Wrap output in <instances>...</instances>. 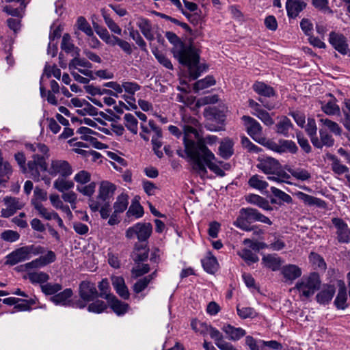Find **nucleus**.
<instances>
[{
  "instance_id": "f257e3e1",
  "label": "nucleus",
  "mask_w": 350,
  "mask_h": 350,
  "mask_svg": "<svg viewBox=\"0 0 350 350\" xmlns=\"http://www.w3.org/2000/svg\"><path fill=\"white\" fill-rule=\"evenodd\" d=\"M167 39L174 44L172 52L178 62L187 66L190 77L196 79L204 70L205 66L200 64V51L192 44L183 42L176 33L167 31Z\"/></svg>"
},
{
  "instance_id": "f03ea898",
  "label": "nucleus",
  "mask_w": 350,
  "mask_h": 350,
  "mask_svg": "<svg viewBox=\"0 0 350 350\" xmlns=\"http://www.w3.org/2000/svg\"><path fill=\"white\" fill-rule=\"evenodd\" d=\"M198 150L201 154L200 157H198L196 152L194 153L193 151H189L192 154L193 159H189V161L193 171L199 174L200 177L204 178L207 174V167L217 176L221 177L225 176V172L217 164L213 163V161L215 159V154L208 147L202 145L201 148L198 147Z\"/></svg>"
},
{
  "instance_id": "7ed1b4c3",
  "label": "nucleus",
  "mask_w": 350,
  "mask_h": 350,
  "mask_svg": "<svg viewBox=\"0 0 350 350\" xmlns=\"http://www.w3.org/2000/svg\"><path fill=\"white\" fill-rule=\"evenodd\" d=\"M255 221H260L269 225L272 224L271 221L267 217L261 214L258 210L248 207L242 208L239 211V216L234 221V225L243 230H254V234H262L261 230H256L254 226H250V224Z\"/></svg>"
},
{
  "instance_id": "20e7f679",
  "label": "nucleus",
  "mask_w": 350,
  "mask_h": 350,
  "mask_svg": "<svg viewBox=\"0 0 350 350\" xmlns=\"http://www.w3.org/2000/svg\"><path fill=\"white\" fill-rule=\"evenodd\" d=\"M256 167L267 175L268 179L277 183H287L290 175L282 170V165L280 162L271 157H259L257 159Z\"/></svg>"
},
{
  "instance_id": "39448f33",
  "label": "nucleus",
  "mask_w": 350,
  "mask_h": 350,
  "mask_svg": "<svg viewBox=\"0 0 350 350\" xmlns=\"http://www.w3.org/2000/svg\"><path fill=\"white\" fill-rule=\"evenodd\" d=\"M45 249L41 246L33 245L23 246L15 250L6 256V265H14L18 262L27 260L31 257V255L43 254Z\"/></svg>"
},
{
  "instance_id": "423d86ee",
  "label": "nucleus",
  "mask_w": 350,
  "mask_h": 350,
  "mask_svg": "<svg viewBox=\"0 0 350 350\" xmlns=\"http://www.w3.org/2000/svg\"><path fill=\"white\" fill-rule=\"evenodd\" d=\"M217 137L215 135H208L205 137H200L198 138V140H187L185 139V150H183L181 149L177 150L176 152L178 156L185 158L187 157L189 159H192L193 156L192 154L190 153L189 151L193 152L194 153L198 154V157H201L200 152L198 150V147L202 146L203 145L205 147H207L206 144L209 145H213L216 143L217 140Z\"/></svg>"
},
{
  "instance_id": "0eeeda50",
  "label": "nucleus",
  "mask_w": 350,
  "mask_h": 350,
  "mask_svg": "<svg viewBox=\"0 0 350 350\" xmlns=\"http://www.w3.org/2000/svg\"><path fill=\"white\" fill-rule=\"evenodd\" d=\"M319 275L315 272L311 273L308 276L303 277L295 285L300 296L308 298L313 295L321 286Z\"/></svg>"
},
{
  "instance_id": "6e6552de",
  "label": "nucleus",
  "mask_w": 350,
  "mask_h": 350,
  "mask_svg": "<svg viewBox=\"0 0 350 350\" xmlns=\"http://www.w3.org/2000/svg\"><path fill=\"white\" fill-rule=\"evenodd\" d=\"M27 169V172L30 174L31 178L35 181H39L40 172L47 170L46 158L44 156H40L38 154H34L32 156V160L28 161Z\"/></svg>"
},
{
  "instance_id": "1a4fd4ad",
  "label": "nucleus",
  "mask_w": 350,
  "mask_h": 350,
  "mask_svg": "<svg viewBox=\"0 0 350 350\" xmlns=\"http://www.w3.org/2000/svg\"><path fill=\"white\" fill-rule=\"evenodd\" d=\"M243 125L248 135L259 144H262L265 138L261 136L262 128L260 123L253 118L243 116L241 118Z\"/></svg>"
},
{
  "instance_id": "9d476101",
  "label": "nucleus",
  "mask_w": 350,
  "mask_h": 350,
  "mask_svg": "<svg viewBox=\"0 0 350 350\" xmlns=\"http://www.w3.org/2000/svg\"><path fill=\"white\" fill-rule=\"evenodd\" d=\"M152 232V225L150 223H137L126 231V237L132 239L137 237L139 241L147 240Z\"/></svg>"
},
{
  "instance_id": "9b49d317",
  "label": "nucleus",
  "mask_w": 350,
  "mask_h": 350,
  "mask_svg": "<svg viewBox=\"0 0 350 350\" xmlns=\"http://www.w3.org/2000/svg\"><path fill=\"white\" fill-rule=\"evenodd\" d=\"M332 222L335 226L336 231V239L340 243H350V228L343 219L338 217L332 219Z\"/></svg>"
},
{
  "instance_id": "f8f14e48",
  "label": "nucleus",
  "mask_w": 350,
  "mask_h": 350,
  "mask_svg": "<svg viewBox=\"0 0 350 350\" xmlns=\"http://www.w3.org/2000/svg\"><path fill=\"white\" fill-rule=\"evenodd\" d=\"M49 172L52 176L59 174L60 177H68L72 174V169L66 161L53 160Z\"/></svg>"
},
{
  "instance_id": "ddd939ff",
  "label": "nucleus",
  "mask_w": 350,
  "mask_h": 350,
  "mask_svg": "<svg viewBox=\"0 0 350 350\" xmlns=\"http://www.w3.org/2000/svg\"><path fill=\"white\" fill-rule=\"evenodd\" d=\"M5 208L1 211V216L5 218L13 215L18 210L24 206V203L14 197H5L3 199Z\"/></svg>"
},
{
  "instance_id": "4468645a",
  "label": "nucleus",
  "mask_w": 350,
  "mask_h": 350,
  "mask_svg": "<svg viewBox=\"0 0 350 350\" xmlns=\"http://www.w3.org/2000/svg\"><path fill=\"white\" fill-rule=\"evenodd\" d=\"M116 186L109 181L105 180L100 183L97 200L100 202H110L111 198H113Z\"/></svg>"
},
{
  "instance_id": "2eb2a0df",
  "label": "nucleus",
  "mask_w": 350,
  "mask_h": 350,
  "mask_svg": "<svg viewBox=\"0 0 350 350\" xmlns=\"http://www.w3.org/2000/svg\"><path fill=\"white\" fill-rule=\"evenodd\" d=\"M79 296L85 301H93L98 297V291L95 284L83 281L79 284Z\"/></svg>"
},
{
  "instance_id": "dca6fc26",
  "label": "nucleus",
  "mask_w": 350,
  "mask_h": 350,
  "mask_svg": "<svg viewBox=\"0 0 350 350\" xmlns=\"http://www.w3.org/2000/svg\"><path fill=\"white\" fill-rule=\"evenodd\" d=\"M329 42L342 55L347 53V40L342 34L332 31L329 33Z\"/></svg>"
},
{
  "instance_id": "f3484780",
  "label": "nucleus",
  "mask_w": 350,
  "mask_h": 350,
  "mask_svg": "<svg viewBox=\"0 0 350 350\" xmlns=\"http://www.w3.org/2000/svg\"><path fill=\"white\" fill-rule=\"evenodd\" d=\"M183 120L185 124L183 125V131H184V137H183V143L184 147L185 148V139L187 140H193L189 138V135L191 134H193L195 135V138L198 140L199 138V134L196 129V127L198 125V121L191 117H184Z\"/></svg>"
},
{
  "instance_id": "a211bd4d",
  "label": "nucleus",
  "mask_w": 350,
  "mask_h": 350,
  "mask_svg": "<svg viewBox=\"0 0 350 350\" xmlns=\"http://www.w3.org/2000/svg\"><path fill=\"white\" fill-rule=\"evenodd\" d=\"M111 282L113 288L120 297L126 300L129 299L130 293L122 277L113 276Z\"/></svg>"
},
{
  "instance_id": "6ab92c4d",
  "label": "nucleus",
  "mask_w": 350,
  "mask_h": 350,
  "mask_svg": "<svg viewBox=\"0 0 350 350\" xmlns=\"http://www.w3.org/2000/svg\"><path fill=\"white\" fill-rule=\"evenodd\" d=\"M320 139L317 138L312 139V145L317 148L321 149L323 146L332 147L334 144V139L331 135L324 129L319 130Z\"/></svg>"
},
{
  "instance_id": "aec40b11",
  "label": "nucleus",
  "mask_w": 350,
  "mask_h": 350,
  "mask_svg": "<svg viewBox=\"0 0 350 350\" xmlns=\"http://www.w3.org/2000/svg\"><path fill=\"white\" fill-rule=\"evenodd\" d=\"M306 6L302 0H287L286 3L288 17L295 18Z\"/></svg>"
},
{
  "instance_id": "412c9836",
  "label": "nucleus",
  "mask_w": 350,
  "mask_h": 350,
  "mask_svg": "<svg viewBox=\"0 0 350 350\" xmlns=\"http://www.w3.org/2000/svg\"><path fill=\"white\" fill-rule=\"evenodd\" d=\"M221 330L226 334V337L230 340H238L246 334L245 331L241 327H235L230 324L224 325Z\"/></svg>"
},
{
  "instance_id": "4be33fe9",
  "label": "nucleus",
  "mask_w": 350,
  "mask_h": 350,
  "mask_svg": "<svg viewBox=\"0 0 350 350\" xmlns=\"http://www.w3.org/2000/svg\"><path fill=\"white\" fill-rule=\"evenodd\" d=\"M89 206L94 212L99 211L103 219H107L110 215L109 202H100L91 199L90 200Z\"/></svg>"
},
{
  "instance_id": "5701e85b",
  "label": "nucleus",
  "mask_w": 350,
  "mask_h": 350,
  "mask_svg": "<svg viewBox=\"0 0 350 350\" xmlns=\"http://www.w3.org/2000/svg\"><path fill=\"white\" fill-rule=\"evenodd\" d=\"M336 288L332 285H328L317 293L316 299L320 304H327L333 298Z\"/></svg>"
},
{
  "instance_id": "b1692460",
  "label": "nucleus",
  "mask_w": 350,
  "mask_h": 350,
  "mask_svg": "<svg viewBox=\"0 0 350 350\" xmlns=\"http://www.w3.org/2000/svg\"><path fill=\"white\" fill-rule=\"evenodd\" d=\"M340 286L334 300V305L338 309L345 310L348 306V304H347V291L344 282L340 281Z\"/></svg>"
},
{
  "instance_id": "393cba45",
  "label": "nucleus",
  "mask_w": 350,
  "mask_h": 350,
  "mask_svg": "<svg viewBox=\"0 0 350 350\" xmlns=\"http://www.w3.org/2000/svg\"><path fill=\"white\" fill-rule=\"evenodd\" d=\"M282 273L286 280L293 281L301 275V270L295 265H288L282 268Z\"/></svg>"
},
{
  "instance_id": "a878e982",
  "label": "nucleus",
  "mask_w": 350,
  "mask_h": 350,
  "mask_svg": "<svg viewBox=\"0 0 350 350\" xmlns=\"http://www.w3.org/2000/svg\"><path fill=\"white\" fill-rule=\"evenodd\" d=\"M137 25L148 40H154V36L152 33V25L148 19L144 18H139Z\"/></svg>"
},
{
  "instance_id": "bb28decb",
  "label": "nucleus",
  "mask_w": 350,
  "mask_h": 350,
  "mask_svg": "<svg viewBox=\"0 0 350 350\" xmlns=\"http://www.w3.org/2000/svg\"><path fill=\"white\" fill-rule=\"evenodd\" d=\"M264 265L273 271L280 269L282 261L281 258L275 254H268L262 258Z\"/></svg>"
},
{
  "instance_id": "cd10ccee",
  "label": "nucleus",
  "mask_w": 350,
  "mask_h": 350,
  "mask_svg": "<svg viewBox=\"0 0 350 350\" xmlns=\"http://www.w3.org/2000/svg\"><path fill=\"white\" fill-rule=\"evenodd\" d=\"M247 202L257 205L264 210L271 211L273 208L265 198L256 194H250L245 197Z\"/></svg>"
},
{
  "instance_id": "c85d7f7f",
  "label": "nucleus",
  "mask_w": 350,
  "mask_h": 350,
  "mask_svg": "<svg viewBox=\"0 0 350 350\" xmlns=\"http://www.w3.org/2000/svg\"><path fill=\"white\" fill-rule=\"evenodd\" d=\"M77 133L82 135L81 139L87 142H90L96 148H101L103 144L98 142L96 138L92 136V134L95 133L92 129L88 127L81 126L78 129Z\"/></svg>"
},
{
  "instance_id": "c756f323",
  "label": "nucleus",
  "mask_w": 350,
  "mask_h": 350,
  "mask_svg": "<svg viewBox=\"0 0 350 350\" xmlns=\"http://www.w3.org/2000/svg\"><path fill=\"white\" fill-rule=\"evenodd\" d=\"M107 301L111 309L118 315L124 314L129 309V305L118 299L115 295L111 297Z\"/></svg>"
},
{
  "instance_id": "7c9ffc66",
  "label": "nucleus",
  "mask_w": 350,
  "mask_h": 350,
  "mask_svg": "<svg viewBox=\"0 0 350 350\" xmlns=\"http://www.w3.org/2000/svg\"><path fill=\"white\" fill-rule=\"evenodd\" d=\"M93 27L96 33L106 44L110 46L111 44H113V41L114 40L116 36L110 35L105 27L100 26L96 23H93Z\"/></svg>"
},
{
  "instance_id": "2f4dec72",
  "label": "nucleus",
  "mask_w": 350,
  "mask_h": 350,
  "mask_svg": "<svg viewBox=\"0 0 350 350\" xmlns=\"http://www.w3.org/2000/svg\"><path fill=\"white\" fill-rule=\"evenodd\" d=\"M61 48L66 53L73 52L72 55L79 56L80 49L78 47L75 46V45L71 42V38L69 34L65 33L63 36Z\"/></svg>"
},
{
  "instance_id": "473e14b6",
  "label": "nucleus",
  "mask_w": 350,
  "mask_h": 350,
  "mask_svg": "<svg viewBox=\"0 0 350 350\" xmlns=\"http://www.w3.org/2000/svg\"><path fill=\"white\" fill-rule=\"evenodd\" d=\"M129 205V196L124 193H122L116 198V200L113 204V209L116 213H123Z\"/></svg>"
},
{
  "instance_id": "72a5a7b5",
  "label": "nucleus",
  "mask_w": 350,
  "mask_h": 350,
  "mask_svg": "<svg viewBox=\"0 0 350 350\" xmlns=\"http://www.w3.org/2000/svg\"><path fill=\"white\" fill-rule=\"evenodd\" d=\"M291 128H293V124L291 120L287 117L283 116L276 124V132L288 137V131Z\"/></svg>"
},
{
  "instance_id": "f704fd0d",
  "label": "nucleus",
  "mask_w": 350,
  "mask_h": 350,
  "mask_svg": "<svg viewBox=\"0 0 350 350\" xmlns=\"http://www.w3.org/2000/svg\"><path fill=\"white\" fill-rule=\"evenodd\" d=\"M233 142L230 139H225L221 142L219 148V154L224 159L230 158L233 154Z\"/></svg>"
},
{
  "instance_id": "c9c22d12",
  "label": "nucleus",
  "mask_w": 350,
  "mask_h": 350,
  "mask_svg": "<svg viewBox=\"0 0 350 350\" xmlns=\"http://www.w3.org/2000/svg\"><path fill=\"white\" fill-rule=\"evenodd\" d=\"M253 89L257 94L263 96L271 97L275 94L273 88L262 82H256L253 85Z\"/></svg>"
},
{
  "instance_id": "e433bc0d",
  "label": "nucleus",
  "mask_w": 350,
  "mask_h": 350,
  "mask_svg": "<svg viewBox=\"0 0 350 350\" xmlns=\"http://www.w3.org/2000/svg\"><path fill=\"white\" fill-rule=\"evenodd\" d=\"M72 291L70 288H66L64 291L55 295L51 297V300L55 304H62L66 306L68 299L72 297Z\"/></svg>"
},
{
  "instance_id": "4c0bfd02",
  "label": "nucleus",
  "mask_w": 350,
  "mask_h": 350,
  "mask_svg": "<svg viewBox=\"0 0 350 350\" xmlns=\"http://www.w3.org/2000/svg\"><path fill=\"white\" fill-rule=\"evenodd\" d=\"M298 148L294 142L286 139L279 140L278 153L291 152L295 154Z\"/></svg>"
},
{
  "instance_id": "58836bf2",
  "label": "nucleus",
  "mask_w": 350,
  "mask_h": 350,
  "mask_svg": "<svg viewBox=\"0 0 350 350\" xmlns=\"http://www.w3.org/2000/svg\"><path fill=\"white\" fill-rule=\"evenodd\" d=\"M31 204L42 217L46 220L53 219V214H55L56 212L53 211H49L48 208H45L41 202H38L37 200H32Z\"/></svg>"
},
{
  "instance_id": "ea45409f",
  "label": "nucleus",
  "mask_w": 350,
  "mask_h": 350,
  "mask_svg": "<svg viewBox=\"0 0 350 350\" xmlns=\"http://www.w3.org/2000/svg\"><path fill=\"white\" fill-rule=\"evenodd\" d=\"M73 187L74 183L72 180H66V177H59L53 183V187L62 193Z\"/></svg>"
},
{
  "instance_id": "a19ab883",
  "label": "nucleus",
  "mask_w": 350,
  "mask_h": 350,
  "mask_svg": "<svg viewBox=\"0 0 350 350\" xmlns=\"http://www.w3.org/2000/svg\"><path fill=\"white\" fill-rule=\"evenodd\" d=\"M329 159L332 161L331 167L332 171L335 174L341 175L344 173L347 174L349 172V168L346 165L342 164L340 160L335 155H329Z\"/></svg>"
},
{
  "instance_id": "79ce46f5",
  "label": "nucleus",
  "mask_w": 350,
  "mask_h": 350,
  "mask_svg": "<svg viewBox=\"0 0 350 350\" xmlns=\"http://www.w3.org/2000/svg\"><path fill=\"white\" fill-rule=\"evenodd\" d=\"M12 166L8 162L0 161V185L8 181L12 174Z\"/></svg>"
},
{
  "instance_id": "37998d69",
  "label": "nucleus",
  "mask_w": 350,
  "mask_h": 350,
  "mask_svg": "<svg viewBox=\"0 0 350 350\" xmlns=\"http://www.w3.org/2000/svg\"><path fill=\"white\" fill-rule=\"evenodd\" d=\"M102 16L104 18L105 23L110 31L118 35H121L122 29L119 25L110 17V16L105 12L104 9L101 10Z\"/></svg>"
},
{
  "instance_id": "c03bdc74",
  "label": "nucleus",
  "mask_w": 350,
  "mask_h": 350,
  "mask_svg": "<svg viewBox=\"0 0 350 350\" xmlns=\"http://www.w3.org/2000/svg\"><path fill=\"white\" fill-rule=\"evenodd\" d=\"M124 125L133 134H137L138 131L137 120L131 113H126L124 116Z\"/></svg>"
},
{
  "instance_id": "a18cd8bd",
  "label": "nucleus",
  "mask_w": 350,
  "mask_h": 350,
  "mask_svg": "<svg viewBox=\"0 0 350 350\" xmlns=\"http://www.w3.org/2000/svg\"><path fill=\"white\" fill-rule=\"evenodd\" d=\"M202 266L206 271L213 273L217 270V262L215 257L208 256L202 260Z\"/></svg>"
},
{
  "instance_id": "49530a36",
  "label": "nucleus",
  "mask_w": 350,
  "mask_h": 350,
  "mask_svg": "<svg viewBox=\"0 0 350 350\" xmlns=\"http://www.w3.org/2000/svg\"><path fill=\"white\" fill-rule=\"evenodd\" d=\"M98 287L100 291L99 294L98 293V296L100 297L104 298L108 301L114 295L109 293L110 286L107 279H103L99 282Z\"/></svg>"
},
{
  "instance_id": "de8ad7c7",
  "label": "nucleus",
  "mask_w": 350,
  "mask_h": 350,
  "mask_svg": "<svg viewBox=\"0 0 350 350\" xmlns=\"http://www.w3.org/2000/svg\"><path fill=\"white\" fill-rule=\"evenodd\" d=\"M289 173L296 179L305 181L311 178V174L303 168L289 169Z\"/></svg>"
},
{
  "instance_id": "09e8293b",
  "label": "nucleus",
  "mask_w": 350,
  "mask_h": 350,
  "mask_svg": "<svg viewBox=\"0 0 350 350\" xmlns=\"http://www.w3.org/2000/svg\"><path fill=\"white\" fill-rule=\"evenodd\" d=\"M215 84V80L212 76H207L204 79L198 80L194 84L193 89L196 92L204 90Z\"/></svg>"
},
{
  "instance_id": "8fccbe9b",
  "label": "nucleus",
  "mask_w": 350,
  "mask_h": 350,
  "mask_svg": "<svg viewBox=\"0 0 350 350\" xmlns=\"http://www.w3.org/2000/svg\"><path fill=\"white\" fill-rule=\"evenodd\" d=\"M298 197L308 205H317V206H321L323 203L321 200L303 192H299L298 193Z\"/></svg>"
},
{
  "instance_id": "3c124183",
  "label": "nucleus",
  "mask_w": 350,
  "mask_h": 350,
  "mask_svg": "<svg viewBox=\"0 0 350 350\" xmlns=\"http://www.w3.org/2000/svg\"><path fill=\"white\" fill-rule=\"evenodd\" d=\"M77 26L79 30L84 32L87 36H93L94 33L92 27L84 17L80 16L77 18Z\"/></svg>"
},
{
  "instance_id": "603ef678",
  "label": "nucleus",
  "mask_w": 350,
  "mask_h": 350,
  "mask_svg": "<svg viewBox=\"0 0 350 350\" xmlns=\"http://www.w3.org/2000/svg\"><path fill=\"white\" fill-rule=\"evenodd\" d=\"M248 184L250 187L259 190H263L268 187V183L260 179L258 175L252 176L249 179Z\"/></svg>"
},
{
  "instance_id": "864d4df0",
  "label": "nucleus",
  "mask_w": 350,
  "mask_h": 350,
  "mask_svg": "<svg viewBox=\"0 0 350 350\" xmlns=\"http://www.w3.org/2000/svg\"><path fill=\"white\" fill-rule=\"evenodd\" d=\"M320 122L332 133L336 135H340L342 131L341 128L336 122L327 118H321Z\"/></svg>"
},
{
  "instance_id": "5fc2aeb1",
  "label": "nucleus",
  "mask_w": 350,
  "mask_h": 350,
  "mask_svg": "<svg viewBox=\"0 0 350 350\" xmlns=\"http://www.w3.org/2000/svg\"><path fill=\"white\" fill-rule=\"evenodd\" d=\"M75 57L69 63L68 67L70 70L76 69L77 66H81L84 68H92V64L83 58L81 59L79 56L75 55Z\"/></svg>"
},
{
  "instance_id": "6e6d98bb",
  "label": "nucleus",
  "mask_w": 350,
  "mask_h": 350,
  "mask_svg": "<svg viewBox=\"0 0 350 350\" xmlns=\"http://www.w3.org/2000/svg\"><path fill=\"white\" fill-rule=\"evenodd\" d=\"M28 278L32 283H44L49 279L48 274L44 272H30Z\"/></svg>"
},
{
  "instance_id": "4d7b16f0",
  "label": "nucleus",
  "mask_w": 350,
  "mask_h": 350,
  "mask_svg": "<svg viewBox=\"0 0 350 350\" xmlns=\"http://www.w3.org/2000/svg\"><path fill=\"white\" fill-rule=\"evenodd\" d=\"M237 314L241 319L254 318L256 316V312L253 308L251 307H240L239 305L237 307Z\"/></svg>"
},
{
  "instance_id": "13d9d810",
  "label": "nucleus",
  "mask_w": 350,
  "mask_h": 350,
  "mask_svg": "<svg viewBox=\"0 0 350 350\" xmlns=\"http://www.w3.org/2000/svg\"><path fill=\"white\" fill-rule=\"evenodd\" d=\"M35 154H38L40 156H44L46 159L48 157L47 153L49 152L48 147L43 144H33L27 146Z\"/></svg>"
},
{
  "instance_id": "bf43d9fd",
  "label": "nucleus",
  "mask_w": 350,
  "mask_h": 350,
  "mask_svg": "<svg viewBox=\"0 0 350 350\" xmlns=\"http://www.w3.org/2000/svg\"><path fill=\"white\" fill-rule=\"evenodd\" d=\"M113 42V44H111V46H119L120 48L127 55H131L133 53L131 44L127 41L116 36Z\"/></svg>"
},
{
  "instance_id": "052dcab7",
  "label": "nucleus",
  "mask_w": 350,
  "mask_h": 350,
  "mask_svg": "<svg viewBox=\"0 0 350 350\" xmlns=\"http://www.w3.org/2000/svg\"><path fill=\"white\" fill-rule=\"evenodd\" d=\"M238 254L240 257H241L248 264L256 262L258 261V257L250 250L243 249L239 252Z\"/></svg>"
},
{
  "instance_id": "680f3d73",
  "label": "nucleus",
  "mask_w": 350,
  "mask_h": 350,
  "mask_svg": "<svg viewBox=\"0 0 350 350\" xmlns=\"http://www.w3.org/2000/svg\"><path fill=\"white\" fill-rule=\"evenodd\" d=\"M253 114L258 118L267 126H271L274 124V121L270 114L262 108L257 111V113H253Z\"/></svg>"
},
{
  "instance_id": "e2e57ef3",
  "label": "nucleus",
  "mask_w": 350,
  "mask_h": 350,
  "mask_svg": "<svg viewBox=\"0 0 350 350\" xmlns=\"http://www.w3.org/2000/svg\"><path fill=\"white\" fill-rule=\"evenodd\" d=\"M192 328L197 332H200L201 334L206 335L209 333V327H212L211 325H208L206 323L193 321L191 322Z\"/></svg>"
},
{
  "instance_id": "0e129e2a",
  "label": "nucleus",
  "mask_w": 350,
  "mask_h": 350,
  "mask_svg": "<svg viewBox=\"0 0 350 350\" xmlns=\"http://www.w3.org/2000/svg\"><path fill=\"white\" fill-rule=\"evenodd\" d=\"M271 191L275 197L278 198V199L282 200L283 202H286L288 204H290L292 202L293 199H292L291 196L290 195L286 193L285 192L282 191V190H280L275 187H271Z\"/></svg>"
},
{
  "instance_id": "69168bd1",
  "label": "nucleus",
  "mask_w": 350,
  "mask_h": 350,
  "mask_svg": "<svg viewBox=\"0 0 350 350\" xmlns=\"http://www.w3.org/2000/svg\"><path fill=\"white\" fill-rule=\"evenodd\" d=\"M151 282V276H146L135 283L133 290L136 293L143 291Z\"/></svg>"
},
{
  "instance_id": "338daca9",
  "label": "nucleus",
  "mask_w": 350,
  "mask_h": 350,
  "mask_svg": "<svg viewBox=\"0 0 350 350\" xmlns=\"http://www.w3.org/2000/svg\"><path fill=\"white\" fill-rule=\"evenodd\" d=\"M310 261L317 267L321 269H325L326 264L323 258L317 253L311 252L309 256Z\"/></svg>"
},
{
  "instance_id": "774afa93",
  "label": "nucleus",
  "mask_w": 350,
  "mask_h": 350,
  "mask_svg": "<svg viewBox=\"0 0 350 350\" xmlns=\"http://www.w3.org/2000/svg\"><path fill=\"white\" fill-rule=\"evenodd\" d=\"M322 110L327 115H335L340 113V107L334 101H329L322 106Z\"/></svg>"
}]
</instances>
